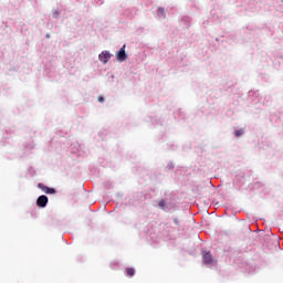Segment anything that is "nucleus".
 <instances>
[{"label": "nucleus", "mask_w": 283, "mask_h": 283, "mask_svg": "<svg viewBox=\"0 0 283 283\" xmlns=\"http://www.w3.org/2000/svg\"><path fill=\"white\" fill-rule=\"evenodd\" d=\"M109 59H112V53H109L108 51H103V52L98 55V60H99L101 63H103L104 65L109 62Z\"/></svg>", "instance_id": "1"}, {"label": "nucleus", "mask_w": 283, "mask_h": 283, "mask_svg": "<svg viewBox=\"0 0 283 283\" xmlns=\"http://www.w3.org/2000/svg\"><path fill=\"white\" fill-rule=\"evenodd\" d=\"M36 206L41 207L42 209L48 207V196L42 195L36 200Z\"/></svg>", "instance_id": "2"}, {"label": "nucleus", "mask_w": 283, "mask_h": 283, "mask_svg": "<svg viewBox=\"0 0 283 283\" xmlns=\"http://www.w3.org/2000/svg\"><path fill=\"white\" fill-rule=\"evenodd\" d=\"M39 189H41V191H43L44 193H49V195H53L56 193V190L54 188H50L43 184H39L38 185Z\"/></svg>", "instance_id": "3"}, {"label": "nucleus", "mask_w": 283, "mask_h": 283, "mask_svg": "<svg viewBox=\"0 0 283 283\" xmlns=\"http://www.w3.org/2000/svg\"><path fill=\"white\" fill-rule=\"evenodd\" d=\"M117 60L120 62L127 61V53L125 52V45H123V48H120V50L118 51Z\"/></svg>", "instance_id": "4"}, {"label": "nucleus", "mask_w": 283, "mask_h": 283, "mask_svg": "<svg viewBox=\"0 0 283 283\" xmlns=\"http://www.w3.org/2000/svg\"><path fill=\"white\" fill-rule=\"evenodd\" d=\"M203 264H213V255L211 252H206L202 256Z\"/></svg>", "instance_id": "5"}, {"label": "nucleus", "mask_w": 283, "mask_h": 283, "mask_svg": "<svg viewBox=\"0 0 283 283\" xmlns=\"http://www.w3.org/2000/svg\"><path fill=\"white\" fill-rule=\"evenodd\" d=\"M126 272L128 277H134V275H136V270L134 268L126 269Z\"/></svg>", "instance_id": "6"}, {"label": "nucleus", "mask_w": 283, "mask_h": 283, "mask_svg": "<svg viewBox=\"0 0 283 283\" xmlns=\"http://www.w3.org/2000/svg\"><path fill=\"white\" fill-rule=\"evenodd\" d=\"M157 14H158V17H163V19H165L167 17L164 8H158Z\"/></svg>", "instance_id": "7"}, {"label": "nucleus", "mask_w": 283, "mask_h": 283, "mask_svg": "<svg viewBox=\"0 0 283 283\" xmlns=\"http://www.w3.org/2000/svg\"><path fill=\"white\" fill-rule=\"evenodd\" d=\"M158 207L161 208L163 211H165V208L167 207V202L165 199L159 200Z\"/></svg>", "instance_id": "8"}, {"label": "nucleus", "mask_w": 283, "mask_h": 283, "mask_svg": "<svg viewBox=\"0 0 283 283\" xmlns=\"http://www.w3.org/2000/svg\"><path fill=\"white\" fill-rule=\"evenodd\" d=\"M244 134V129H238L234 132V136H237V138H240V136H242Z\"/></svg>", "instance_id": "9"}, {"label": "nucleus", "mask_w": 283, "mask_h": 283, "mask_svg": "<svg viewBox=\"0 0 283 283\" xmlns=\"http://www.w3.org/2000/svg\"><path fill=\"white\" fill-rule=\"evenodd\" d=\"M97 101H98V103H105V97L99 95L97 97Z\"/></svg>", "instance_id": "10"}, {"label": "nucleus", "mask_w": 283, "mask_h": 283, "mask_svg": "<svg viewBox=\"0 0 283 283\" xmlns=\"http://www.w3.org/2000/svg\"><path fill=\"white\" fill-rule=\"evenodd\" d=\"M59 14H60V12H59V11H55V12L53 13V18H54V19H59Z\"/></svg>", "instance_id": "11"}, {"label": "nucleus", "mask_w": 283, "mask_h": 283, "mask_svg": "<svg viewBox=\"0 0 283 283\" xmlns=\"http://www.w3.org/2000/svg\"><path fill=\"white\" fill-rule=\"evenodd\" d=\"M175 224H178V219H174Z\"/></svg>", "instance_id": "12"}]
</instances>
